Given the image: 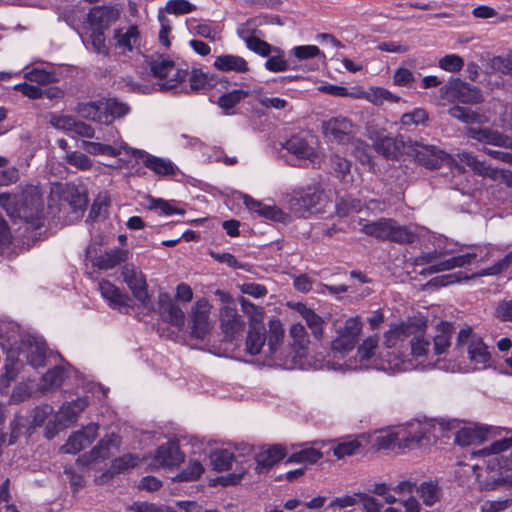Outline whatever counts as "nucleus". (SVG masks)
<instances>
[{
	"label": "nucleus",
	"mask_w": 512,
	"mask_h": 512,
	"mask_svg": "<svg viewBox=\"0 0 512 512\" xmlns=\"http://www.w3.org/2000/svg\"><path fill=\"white\" fill-rule=\"evenodd\" d=\"M91 45L97 54L108 57L110 55V49L106 44L104 31L93 30L91 35Z\"/></svg>",
	"instance_id": "nucleus-62"
},
{
	"label": "nucleus",
	"mask_w": 512,
	"mask_h": 512,
	"mask_svg": "<svg viewBox=\"0 0 512 512\" xmlns=\"http://www.w3.org/2000/svg\"><path fill=\"white\" fill-rule=\"evenodd\" d=\"M285 455V449L281 445H273L263 449L256 455V469L258 472L268 470L281 459H283Z\"/></svg>",
	"instance_id": "nucleus-34"
},
{
	"label": "nucleus",
	"mask_w": 512,
	"mask_h": 512,
	"mask_svg": "<svg viewBox=\"0 0 512 512\" xmlns=\"http://www.w3.org/2000/svg\"><path fill=\"white\" fill-rule=\"evenodd\" d=\"M440 96L449 103L479 104L483 101L481 91L460 79H453L440 88Z\"/></svg>",
	"instance_id": "nucleus-11"
},
{
	"label": "nucleus",
	"mask_w": 512,
	"mask_h": 512,
	"mask_svg": "<svg viewBox=\"0 0 512 512\" xmlns=\"http://www.w3.org/2000/svg\"><path fill=\"white\" fill-rule=\"evenodd\" d=\"M285 149L300 160H308L312 164L318 162V154L308 142L300 136H292L285 143Z\"/></svg>",
	"instance_id": "nucleus-31"
},
{
	"label": "nucleus",
	"mask_w": 512,
	"mask_h": 512,
	"mask_svg": "<svg viewBox=\"0 0 512 512\" xmlns=\"http://www.w3.org/2000/svg\"><path fill=\"white\" fill-rule=\"evenodd\" d=\"M211 307L206 298H200L195 302L189 313L191 337L204 339L209 334L211 330L209 320Z\"/></svg>",
	"instance_id": "nucleus-15"
},
{
	"label": "nucleus",
	"mask_w": 512,
	"mask_h": 512,
	"mask_svg": "<svg viewBox=\"0 0 512 512\" xmlns=\"http://www.w3.org/2000/svg\"><path fill=\"white\" fill-rule=\"evenodd\" d=\"M88 405L89 400L87 397H81L71 402L64 403L58 412L59 422L64 426L75 423Z\"/></svg>",
	"instance_id": "nucleus-32"
},
{
	"label": "nucleus",
	"mask_w": 512,
	"mask_h": 512,
	"mask_svg": "<svg viewBox=\"0 0 512 512\" xmlns=\"http://www.w3.org/2000/svg\"><path fill=\"white\" fill-rule=\"evenodd\" d=\"M139 461L137 455L125 454L113 460L111 469L113 473H122L137 466Z\"/></svg>",
	"instance_id": "nucleus-55"
},
{
	"label": "nucleus",
	"mask_w": 512,
	"mask_h": 512,
	"mask_svg": "<svg viewBox=\"0 0 512 512\" xmlns=\"http://www.w3.org/2000/svg\"><path fill=\"white\" fill-rule=\"evenodd\" d=\"M354 130L355 127L351 120L342 116L330 118L322 124V131L325 137L330 141H335L342 145L349 144L351 142L355 145V155L362 162H366L369 160V156L366 152L367 146L359 140L353 142Z\"/></svg>",
	"instance_id": "nucleus-8"
},
{
	"label": "nucleus",
	"mask_w": 512,
	"mask_h": 512,
	"mask_svg": "<svg viewBox=\"0 0 512 512\" xmlns=\"http://www.w3.org/2000/svg\"><path fill=\"white\" fill-rule=\"evenodd\" d=\"M24 78L39 85H48L57 81L56 74L42 68H33L24 73Z\"/></svg>",
	"instance_id": "nucleus-47"
},
{
	"label": "nucleus",
	"mask_w": 512,
	"mask_h": 512,
	"mask_svg": "<svg viewBox=\"0 0 512 512\" xmlns=\"http://www.w3.org/2000/svg\"><path fill=\"white\" fill-rule=\"evenodd\" d=\"M103 299L108 303L112 309L121 310L122 308H128L129 302L131 301L128 294L122 292L117 286L107 280H102L98 284Z\"/></svg>",
	"instance_id": "nucleus-28"
},
{
	"label": "nucleus",
	"mask_w": 512,
	"mask_h": 512,
	"mask_svg": "<svg viewBox=\"0 0 512 512\" xmlns=\"http://www.w3.org/2000/svg\"><path fill=\"white\" fill-rule=\"evenodd\" d=\"M124 282L132 291L133 296L141 303L142 307L152 310L153 306L147 291V283L144 274L133 266H124L122 270Z\"/></svg>",
	"instance_id": "nucleus-17"
},
{
	"label": "nucleus",
	"mask_w": 512,
	"mask_h": 512,
	"mask_svg": "<svg viewBox=\"0 0 512 512\" xmlns=\"http://www.w3.org/2000/svg\"><path fill=\"white\" fill-rule=\"evenodd\" d=\"M426 434L423 429L415 433L408 432L404 428L384 429L375 436V445L379 450L399 447H409L412 444H420Z\"/></svg>",
	"instance_id": "nucleus-10"
},
{
	"label": "nucleus",
	"mask_w": 512,
	"mask_h": 512,
	"mask_svg": "<svg viewBox=\"0 0 512 512\" xmlns=\"http://www.w3.org/2000/svg\"><path fill=\"white\" fill-rule=\"evenodd\" d=\"M466 135L483 144L512 148V138L488 127H469L466 130Z\"/></svg>",
	"instance_id": "nucleus-24"
},
{
	"label": "nucleus",
	"mask_w": 512,
	"mask_h": 512,
	"mask_svg": "<svg viewBox=\"0 0 512 512\" xmlns=\"http://www.w3.org/2000/svg\"><path fill=\"white\" fill-rule=\"evenodd\" d=\"M64 160L70 166L81 171H87L93 165V161L86 154L79 151L67 152Z\"/></svg>",
	"instance_id": "nucleus-50"
},
{
	"label": "nucleus",
	"mask_w": 512,
	"mask_h": 512,
	"mask_svg": "<svg viewBox=\"0 0 512 512\" xmlns=\"http://www.w3.org/2000/svg\"><path fill=\"white\" fill-rule=\"evenodd\" d=\"M284 329L280 321L271 320L267 332H261L260 326L250 325L246 337V352L252 356L264 353L265 356L278 364V350L283 344Z\"/></svg>",
	"instance_id": "nucleus-2"
},
{
	"label": "nucleus",
	"mask_w": 512,
	"mask_h": 512,
	"mask_svg": "<svg viewBox=\"0 0 512 512\" xmlns=\"http://www.w3.org/2000/svg\"><path fill=\"white\" fill-rule=\"evenodd\" d=\"M214 67L223 72L245 73L249 70L247 61L243 57L233 54L218 56L214 61Z\"/></svg>",
	"instance_id": "nucleus-35"
},
{
	"label": "nucleus",
	"mask_w": 512,
	"mask_h": 512,
	"mask_svg": "<svg viewBox=\"0 0 512 512\" xmlns=\"http://www.w3.org/2000/svg\"><path fill=\"white\" fill-rule=\"evenodd\" d=\"M244 204L249 211L259 217L282 223L288 220V215L275 205H266L247 195L244 196Z\"/></svg>",
	"instance_id": "nucleus-29"
},
{
	"label": "nucleus",
	"mask_w": 512,
	"mask_h": 512,
	"mask_svg": "<svg viewBox=\"0 0 512 512\" xmlns=\"http://www.w3.org/2000/svg\"><path fill=\"white\" fill-rule=\"evenodd\" d=\"M378 344V337L370 336L359 345L357 355L362 364L389 373L412 370L413 364L410 360L403 358L394 351H385L384 348L379 349Z\"/></svg>",
	"instance_id": "nucleus-1"
},
{
	"label": "nucleus",
	"mask_w": 512,
	"mask_h": 512,
	"mask_svg": "<svg viewBox=\"0 0 512 512\" xmlns=\"http://www.w3.org/2000/svg\"><path fill=\"white\" fill-rule=\"evenodd\" d=\"M464 66L463 59L456 54H449L439 60V67L448 72H458Z\"/></svg>",
	"instance_id": "nucleus-63"
},
{
	"label": "nucleus",
	"mask_w": 512,
	"mask_h": 512,
	"mask_svg": "<svg viewBox=\"0 0 512 512\" xmlns=\"http://www.w3.org/2000/svg\"><path fill=\"white\" fill-rule=\"evenodd\" d=\"M448 114L466 124L482 122V116L469 108L455 105L448 110Z\"/></svg>",
	"instance_id": "nucleus-46"
},
{
	"label": "nucleus",
	"mask_w": 512,
	"mask_h": 512,
	"mask_svg": "<svg viewBox=\"0 0 512 512\" xmlns=\"http://www.w3.org/2000/svg\"><path fill=\"white\" fill-rule=\"evenodd\" d=\"M436 331L437 334L433 338L432 350L434 358H439L450 347L453 326L449 322L441 321L437 324Z\"/></svg>",
	"instance_id": "nucleus-33"
},
{
	"label": "nucleus",
	"mask_w": 512,
	"mask_h": 512,
	"mask_svg": "<svg viewBox=\"0 0 512 512\" xmlns=\"http://www.w3.org/2000/svg\"><path fill=\"white\" fill-rule=\"evenodd\" d=\"M298 312L305 320L307 326L311 330L315 338L321 339L323 336V319L317 315L312 309L303 304H299Z\"/></svg>",
	"instance_id": "nucleus-39"
},
{
	"label": "nucleus",
	"mask_w": 512,
	"mask_h": 512,
	"mask_svg": "<svg viewBox=\"0 0 512 512\" xmlns=\"http://www.w3.org/2000/svg\"><path fill=\"white\" fill-rule=\"evenodd\" d=\"M458 348L467 346L468 358L476 368L486 367L491 355L484 342L470 328L462 329L457 337Z\"/></svg>",
	"instance_id": "nucleus-13"
},
{
	"label": "nucleus",
	"mask_w": 512,
	"mask_h": 512,
	"mask_svg": "<svg viewBox=\"0 0 512 512\" xmlns=\"http://www.w3.org/2000/svg\"><path fill=\"white\" fill-rule=\"evenodd\" d=\"M155 464L159 467H175L184 461L178 441L169 440L160 445L154 455Z\"/></svg>",
	"instance_id": "nucleus-23"
},
{
	"label": "nucleus",
	"mask_w": 512,
	"mask_h": 512,
	"mask_svg": "<svg viewBox=\"0 0 512 512\" xmlns=\"http://www.w3.org/2000/svg\"><path fill=\"white\" fill-rule=\"evenodd\" d=\"M361 444L358 440L346 438L341 440L334 448L333 453L338 459L351 456L360 448Z\"/></svg>",
	"instance_id": "nucleus-54"
},
{
	"label": "nucleus",
	"mask_w": 512,
	"mask_h": 512,
	"mask_svg": "<svg viewBox=\"0 0 512 512\" xmlns=\"http://www.w3.org/2000/svg\"><path fill=\"white\" fill-rule=\"evenodd\" d=\"M46 358V345L43 341L34 340V343L29 345L27 351L28 362L33 367H41L45 364Z\"/></svg>",
	"instance_id": "nucleus-45"
},
{
	"label": "nucleus",
	"mask_w": 512,
	"mask_h": 512,
	"mask_svg": "<svg viewBox=\"0 0 512 512\" xmlns=\"http://www.w3.org/2000/svg\"><path fill=\"white\" fill-rule=\"evenodd\" d=\"M413 327L414 320L398 326H394L386 331L384 333V350L394 351L396 354H399L405 358L399 349L404 346L405 342L409 341Z\"/></svg>",
	"instance_id": "nucleus-22"
},
{
	"label": "nucleus",
	"mask_w": 512,
	"mask_h": 512,
	"mask_svg": "<svg viewBox=\"0 0 512 512\" xmlns=\"http://www.w3.org/2000/svg\"><path fill=\"white\" fill-rule=\"evenodd\" d=\"M291 53L300 61L313 59L318 56L325 57L318 46L316 45H300L295 46Z\"/></svg>",
	"instance_id": "nucleus-57"
},
{
	"label": "nucleus",
	"mask_w": 512,
	"mask_h": 512,
	"mask_svg": "<svg viewBox=\"0 0 512 512\" xmlns=\"http://www.w3.org/2000/svg\"><path fill=\"white\" fill-rule=\"evenodd\" d=\"M128 250L115 248L96 258L95 265L101 270H109L128 259Z\"/></svg>",
	"instance_id": "nucleus-37"
},
{
	"label": "nucleus",
	"mask_w": 512,
	"mask_h": 512,
	"mask_svg": "<svg viewBox=\"0 0 512 512\" xmlns=\"http://www.w3.org/2000/svg\"><path fill=\"white\" fill-rule=\"evenodd\" d=\"M210 460L213 469L222 472L231 468L234 455L227 449L215 450L211 453Z\"/></svg>",
	"instance_id": "nucleus-44"
},
{
	"label": "nucleus",
	"mask_w": 512,
	"mask_h": 512,
	"mask_svg": "<svg viewBox=\"0 0 512 512\" xmlns=\"http://www.w3.org/2000/svg\"><path fill=\"white\" fill-rule=\"evenodd\" d=\"M324 196V190L318 184H314L307 187L306 190L294 191L289 206L297 217L306 218L311 210L323 200Z\"/></svg>",
	"instance_id": "nucleus-14"
},
{
	"label": "nucleus",
	"mask_w": 512,
	"mask_h": 512,
	"mask_svg": "<svg viewBox=\"0 0 512 512\" xmlns=\"http://www.w3.org/2000/svg\"><path fill=\"white\" fill-rule=\"evenodd\" d=\"M249 96V93L242 89H235L228 93H224L219 97L218 105L224 109L228 110L237 105L240 101L244 100Z\"/></svg>",
	"instance_id": "nucleus-52"
},
{
	"label": "nucleus",
	"mask_w": 512,
	"mask_h": 512,
	"mask_svg": "<svg viewBox=\"0 0 512 512\" xmlns=\"http://www.w3.org/2000/svg\"><path fill=\"white\" fill-rule=\"evenodd\" d=\"M132 156L141 159L145 167L158 175H174L176 172L175 165L168 159L153 156L144 150L130 148Z\"/></svg>",
	"instance_id": "nucleus-26"
},
{
	"label": "nucleus",
	"mask_w": 512,
	"mask_h": 512,
	"mask_svg": "<svg viewBox=\"0 0 512 512\" xmlns=\"http://www.w3.org/2000/svg\"><path fill=\"white\" fill-rule=\"evenodd\" d=\"M427 324L426 321L421 319L414 320V327L409 338L410 356L413 368L418 365L422 369L437 368L440 370H447L443 361L440 358H434L431 342L426 335ZM405 359L409 360L407 356Z\"/></svg>",
	"instance_id": "nucleus-4"
},
{
	"label": "nucleus",
	"mask_w": 512,
	"mask_h": 512,
	"mask_svg": "<svg viewBox=\"0 0 512 512\" xmlns=\"http://www.w3.org/2000/svg\"><path fill=\"white\" fill-rule=\"evenodd\" d=\"M429 120L428 112L423 108H415L414 110L404 113L401 116L400 123L403 126L426 125Z\"/></svg>",
	"instance_id": "nucleus-49"
},
{
	"label": "nucleus",
	"mask_w": 512,
	"mask_h": 512,
	"mask_svg": "<svg viewBox=\"0 0 512 512\" xmlns=\"http://www.w3.org/2000/svg\"><path fill=\"white\" fill-rule=\"evenodd\" d=\"M81 147L91 155H107L110 157L119 156L122 150H130L126 144L120 146H112L92 141H82Z\"/></svg>",
	"instance_id": "nucleus-38"
},
{
	"label": "nucleus",
	"mask_w": 512,
	"mask_h": 512,
	"mask_svg": "<svg viewBox=\"0 0 512 512\" xmlns=\"http://www.w3.org/2000/svg\"><path fill=\"white\" fill-rule=\"evenodd\" d=\"M188 76L192 91H200L211 85L208 74L199 69L192 70L190 74L188 73Z\"/></svg>",
	"instance_id": "nucleus-60"
},
{
	"label": "nucleus",
	"mask_w": 512,
	"mask_h": 512,
	"mask_svg": "<svg viewBox=\"0 0 512 512\" xmlns=\"http://www.w3.org/2000/svg\"><path fill=\"white\" fill-rule=\"evenodd\" d=\"M362 330V323L358 316L348 318L342 327L336 331V337L331 342L334 354L346 355L352 351L358 341Z\"/></svg>",
	"instance_id": "nucleus-12"
},
{
	"label": "nucleus",
	"mask_w": 512,
	"mask_h": 512,
	"mask_svg": "<svg viewBox=\"0 0 512 512\" xmlns=\"http://www.w3.org/2000/svg\"><path fill=\"white\" fill-rule=\"evenodd\" d=\"M219 320L223 334L229 339H234L245 329V321L235 305H224L219 311Z\"/></svg>",
	"instance_id": "nucleus-19"
},
{
	"label": "nucleus",
	"mask_w": 512,
	"mask_h": 512,
	"mask_svg": "<svg viewBox=\"0 0 512 512\" xmlns=\"http://www.w3.org/2000/svg\"><path fill=\"white\" fill-rule=\"evenodd\" d=\"M457 159L459 163L470 168L474 173L478 174L482 177H487L490 179H497L500 171L492 168L485 161L479 160L473 154L463 151L457 154Z\"/></svg>",
	"instance_id": "nucleus-30"
},
{
	"label": "nucleus",
	"mask_w": 512,
	"mask_h": 512,
	"mask_svg": "<svg viewBox=\"0 0 512 512\" xmlns=\"http://www.w3.org/2000/svg\"><path fill=\"white\" fill-rule=\"evenodd\" d=\"M148 201V208L149 209H159L161 210L165 215H173V214H184L185 211L183 209L177 208L173 206L170 202L161 199V198H154L149 196L147 198Z\"/></svg>",
	"instance_id": "nucleus-56"
},
{
	"label": "nucleus",
	"mask_w": 512,
	"mask_h": 512,
	"mask_svg": "<svg viewBox=\"0 0 512 512\" xmlns=\"http://www.w3.org/2000/svg\"><path fill=\"white\" fill-rule=\"evenodd\" d=\"M43 212V201L37 193H34L29 198H25L19 215L25 218L27 222L34 223L42 218Z\"/></svg>",
	"instance_id": "nucleus-36"
},
{
	"label": "nucleus",
	"mask_w": 512,
	"mask_h": 512,
	"mask_svg": "<svg viewBox=\"0 0 512 512\" xmlns=\"http://www.w3.org/2000/svg\"><path fill=\"white\" fill-rule=\"evenodd\" d=\"M204 468L200 461L191 460L188 465L180 471L175 479L179 481H195L203 474Z\"/></svg>",
	"instance_id": "nucleus-53"
},
{
	"label": "nucleus",
	"mask_w": 512,
	"mask_h": 512,
	"mask_svg": "<svg viewBox=\"0 0 512 512\" xmlns=\"http://www.w3.org/2000/svg\"><path fill=\"white\" fill-rule=\"evenodd\" d=\"M451 254L452 252L441 250L425 252L415 257L414 264L417 266L430 265L425 271H422L421 274H433L456 267H464L471 264L477 257V254L474 252H466L457 255Z\"/></svg>",
	"instance_id": "nucleus-6"
},
{
	"label": "nucleus",
	"mask_w": 512,
	"mask_h": 512,
	"mask_svg": "<svg viewBox=\"0 0 512 512\" xmlns=\"http://www.w3.org/2000/svg\"><path fill=\"white\" fill-rule=\"evenodd\" d=\"M416 491L420 494L423 499V503L426 506H432L439 500V488L434 482H423Z\"/></svg>",
	"instance_id": "nucleus-48"
},
{
	"label": "nucleus",
	"mask_w": 512,
	"mask_h": 512,
	"mask_svg": "<svg viewBox=\"0 0 512 512\" xmlns=\"http://www.w3.org/2000/svg\"><path fill=\"white\" fill-rule=\"evenodd\" d=\"M407 154L413 155L418 163L430 169L439 168L445 156V153L435 146L413 143L410 140Z\"/></svg>",
	"instance_id": "nucleus-18"
},
{
	"label": "nucleus",
	"mask_w": 512,
	"mask_h": 512,
	"mask_svg": "<svg viewBox=\"0 0 512 512\" xmlns=\"http://www.w3.org/2000/svg\"><path fill=\"white\" fill-rule=\"evenodd\" d=\"M64 376L65 372L60 367H55L53 369L48 370L42 379V390L48 391L60 387L63 383Z\"/></svg>",
	"instance_id": "nucleus-51"
},
{
	"label": "nucleus",
	"mask_w": 512,
	"mask_h": 512,
	"mask_svg": "<svg viewBox=\"0 0 512 512\" xmlns=\"http://www.w3.org/2000/svg\"><path fill=\"white\" fill-rule=\"evenodd\" d=\"M119 18V11L109 6H95L87 16L88 23L93 30L104 31Z\"/></svg>",
	"instance_id": "nucleus-27"
},
{
	"label": "nucleus",
	"mask_w": 512,
	"mask_h": 512,
	"mask_svg": "<svg viewBox=\"0 0 512 512\" xmlns=\"http://www.w3.org/2000/svg\"><path fill=\"white\" fill-rule=\"evenodd\" d=\"M113 39L114 47L120 55H126L140 47V31L136 25L115 29Z\"/></svg>",
	"instance_id": "nucleus-20"
},
{
	"label": "nucleus",
	"mask_w": 512,
	"mask_h": 512,
	"mask_svg": "<svg viewBox=\"0 0 512 512\" xmlns=\"http://www.w3.org/2000/svg\"><path fill=\"white\" fill-rule=\"evenodd\" d=\"M357 503H359V493H355L353 495H343L333 499L328 504L327 509L332 510V512H336L337 510L352 507Z\"/></svg>",
	"instance_id": "nucleus-61"
},
{
	"label": "nucleus",
	"mask_w": 512,
	"mask_h": 512,
	"mask_svg": "<svg viewBox=\"0 0 512 512\" xmlns=\"http://www.w3.org/2000/svg\"><path fill=\"white\" fill-rule=\"evenodd\" d=\"M301 449L292 453L288 459L287 463H316L318 460L322 458V453L320 450L307 446L306 444H302Z\"/></svg>",
	"instance_id": "nucleus-41"
},
{
	"label": "nucleus",
	"mask_w": 512,
	"mask_h": 512,
	"mask_svg": "<svg viewBox=\"0 0 512 512\" xmlns=\"http://www.w3.org/2000/svg\"><path fill=\"white\" fill-rule=\"evenodd\" d=\"M360 210V201L350 197L341 198V200L336 204V213L339 217H346L350 213L358 212Z\"/></svg>",
	"instance_id": "nucleus-59"
},
{
	"label": "nucleus",
	"mask_w": 512,
	"mask_h": 512,
	"mask_svg": "<svg viewBox=\"0 0 512 512\" xmlns=\"http://www.w3.org/2000/svg\"><path fill=\"white\" fill-rule=\"evenodd\" d=\"M159 313L162 319L171 325L181 329L185 323V313L177 306L170 295L162 292L158 297Z\"/></svg>",
	"instance_id": "nucleus-25"
},
{
	"label": "nucleus",
	"mask_w": 512,
	"mask_h": 512,
	"mask_svg": "<svg viewBox=\"0 0 512 512\" xmlns=\"http://www.w3.org/2000/svg\"><path fill=\"white\" fill-rule=\"evenodd\" d=\"M120 444V439L118 435L112 433L110 435H106L103 439L100 440L99 444L94 447L91 451L92 460L104 459L109 457L110 450L112 448H117Z\"/></svg>",
	"instance_id": "nucleus-42"
},
{
	"label": "nucleus",
	"mask_w": 512,
	"mask_h": 512,
	"mask_svg": "<svg viewBox=\"0 0 512 512\" xmlns=\"http://www.w3.org/2000/svg\"><path fill=\"white\" fill-rule=\"evenodd\" d=\"M484 440V432L481 428L465 426L460 428L455 435V442L460 446H469L481 443Z\"/></svg>",
	"instance_id": "nucleus-40"
},
{
	"label": "nucleus",
	"mask_w": 512,
	"mask_h": 512,
	"mask_svg": "<svg viewBox=\"0 0 512 512\" xmlns=\"http://www.w3.org/2000/svg\"><path fill=\"white\" fill-rule=\"evenodd\" d=\"M150 70L154 77L160 80V90H171L182 83L188 77V70L179 68L167 58L158 56L149 62Z\"/></svg>",
	"instance_id": "nucleus-9"
},
{
	"label": "nucleus",
	"mask_w": 512,
	"mask_h": 512,
	"mask_svg": "<svg viewBox=\"0 0 512 512\" xmlns=\"http://www.w3.org/2000/svg\"><path fill=\"white\" fill-rule=\"evenodd\" d=\"M131 512H176L174 508L167 505H157L148 502H137L130 506Z\"/></svg>",
	"instance_id": "nucleus-64"
},
{
	"label": "nucleus",
	"mask_w": 512,
	"mask_h": 512,
	"mask_svg": "<svg viewBox=\"0 0 512 512\" xmlns=\"http://www.w3.org/2000/svg\"><path fill=\"white\" fill-rule=\"evenodd\" d=\"M76 110L84 119L111 125L115 120L129 114L130 106L117 98H103L98 101L80 103Z\"/></svg>",
	"instance_id": "nucleus-5"
},
{
	"label": "nucleus",
	"mask_w": 512,
	"mask_h": 512,
	"mask_svg": "<svg viewBox=\"0 0 512 512\" xmlns=\"http://www.w3.org/2000/svg\"><path fill=\"white\" fill-rule=\"evenodd\" d=\"M374 150L387 159H397L403 153L407 154L409 141H405L403 136L390 137L383 132L370 134Z\"/></svg>",
	"instance_id": "nucleus-16"
},
{
	"label": "nucleus",
	"mask_w": 512,
	"mask_h": 512,
	"mask_svg": "<svg viewBox=\"0 0 512 512\" xmlns=\"http://www.w3.org/2000/svg\"><path fill=\"white\" fill-rule=\"evenodd\" d=\"M165 9L169 14L184 15L195 11L196 6L187 0H169Z\"/></svg>",
	"instance_id": "nucleus-58"
},
{
	"label": "nucleus",
	"mask_w": 512,
	"mask_h": 512,
	"mask_svg": "<svg viewBox=\"0 0 512 512\" xmlns=\"http://www.w3.org/2000/svg\"><path fill=\"white\" fill-rule=\"evenodd\" d=\"M239 303L241 306V310L244 313V315L249 320V326L253 325L254 327L260 326L264 319V309L260 306H256L252 302H250L245 297L239 298Z\"/></svg>",
	"instance_id": "nucleus-43"
},
{
	"label": "nucleus",
	"mask_w": 512,
	"mask_h": 512,
	"mask_svg": "<svg viewBox=\"0 0 512 512\" xmlns=\"http://www.w3.org/2000/svg\"><path fill=\"white\" fill-rule=\"evenodd\" d=\"M361 232L381 242H394L397 244H411L417 235L406 225L399 224L393 218H379L373 221L359 220Z\"/></svg>",
	"instance_id": "nucleus-3"
},
{
	"label": "nucleus",
	"mask_w": 512,
	"mask_h": 512,
	"mask_svg": "<svg viewBox=\"0 0 512 512\" xmlns=\"http://www.w3.org/2000/svg\"><path fill=\"white\" fill-rule=\"evenodd\" d=\"M98 428V424L90 423L82 430L73 433L61 447V451L68 454H76L80 452L95 440Z\"/></svg>",
	"instance_id": "nucleus-21"
},
{
	"label": "nucleus",
	"mask_w": 512,
	"mask_h": 512,
	"mask_svg": "<svg viewBox=\"0 0 512 512\" xmlns=\"http://www.w3.org/2000/svg\"><path fill=\"white\" fill-rule=\"evenodd\" d=\"M291 342L289 347L283 348V344L278 350V365L285 369H295L302 367V359L307 355L309 346V336L304 325L294 323L289 330Z\"/></svg>",
	"instance_id": "nucleus-7"
}]
</instances>
